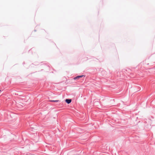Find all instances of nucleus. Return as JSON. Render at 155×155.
Instances as JSON below:
<instances>
[{"label": "nucleus", "instance_id": "1", "mask_svg": "<svg viewBox=\"0 0 155 155\" xmlns=\"http://www.w3.org/2000/svg\"><path fill=\"white\" fill-rule=\"evenodd\" d=\"M84 76L83 75H80V76H78L74 78V79L76 80L79 79L80 78H81L83 77Z\"/></svg>", "mask_w": 155, "mask_h": 155}, {"label": "nucleus", "instance_id": "2", "mask_svg": "<svg viewBox=\"0 0 155 155\" xmlns=\"http://www.w3.org/2000/svg\"><path fill=\"white\" fill-rule=\"evenodd\" d=\"M65 101L68 104H70L71 101V99H66Z\"/></svg>", "mask_w": 155, "mask_h": 155}, {"label": "nucleus", "instance_id": "3", "mask_svg": "<svg viewBox=\"0 0 155 155\" xmlns=\"http://www.w3.org/2000/svg\"><path fill=\"white\" fill-rule=\"evenodd\" d=\"M51 102H58L59 101V100H51L50 101Z\"/></svg>", "mask_w": 155, "mask_h": 155}, {"label": "nucleus", "instance_id": "4", "mask_svg": "<svg viewBox=\"0 0 155 155\" xmlns=\"http://www.w3.org/2000/svg\"><path fill=\"white\" fill-rule=\"evenodd\" d=\"M1 91L0 90V91Z\"/></svg>", "mask_w": 155, "mask_h": 155}]
</instances>
